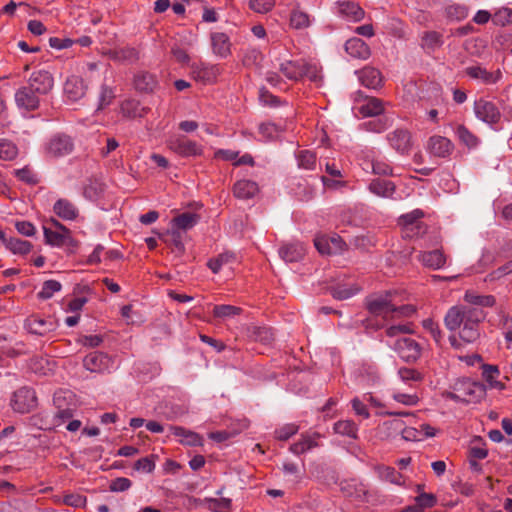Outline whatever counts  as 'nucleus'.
<instances>
[{"mask_svg":"<svg viewBox=\"0 0 512 512\" xmlns=\"http://www.w3.org/2000/svg\"><path fill=\"white\" fill-rule=\"evenodd\" d=\"M249 335L255 341L270 343L273 340V333L270 328L253 326L249 328Z\"/></svg>","mask_w":512,"mask_h":512,"instance_id":"49530a36","label":"nucleus"},{"mask_svg":"<svg viewBox=\"0 0 512 512\" xmlns=\"http://www.w3.org/2000/svg\"><path fill=\"white\" fill-rule=\"evenodd\" d=\"M311 66L304 62L299 61H285L280 65V71L287 77L289 80L297 81L304 76H309V78L313 81H316L317 75L314 72L312 75H309V70Z\"/></svg>","mask_w":512,"mask_h":512,"instance_id":"f8f14e48","label":"nucleus"},{"mask_svg":"<svg viewBox=\"0 0 512 512\" xmlns=\"http://www.w3.org/2000/svg\"><path fill=\"white\" fill-rule=\"evenodd\" d=\"M358 77L362 85L367 88L377 89L382 86V75L381 72L370 66L362 68L358 72Z\"/></svg>","mask_w":512,"mask_h":512,"instance_id":"cd10ccee","label":"nucleus"},{"mask_svg":"<svg viewBox=\"0 0 512 512\" xmlns=\"http://www.w3.org/2000/svg\"><path fill=\"white\" fill-rule=\"evenodd\" d=\"M200 216L192 212H184L171 220L172 228L178 231H187L193 228L199 221Z\"/></svg>","mask_w":512,"mask_h":512,"instance_id":"72a5a7b5","label":"nucleus"},{"mask_svg":"<svg viewBox=\"0 0 512 512\" xmlns=\"http://www.w3.org/2000/svg\"><path fill=\"white\" fill-rule=\"evenodd\" d=\"M204 503L210 511L228 512L231 508V499L229 498H205Z\"/></svg>","mask_w":512,"mask_h":512,"instance_id":"c03bdc74","label":"nucleus"},{"mask_svg":"<svg viewBox=\"0 0 512 512\" xmlns=\"http://www.w3.org/2000/svg\"><path fill=\"white\" fill-rule=\"evenodd\" d=\"M158 84L156 77L149 72H140L134 76V87L141 93H151Z\"/></svg>","mask_w":512,"mask_h":512,"instance_id":"473e14b6","label":"nucleus"},{"mask_svg":"<svg viewBox=\"0 0 512 512\" xmlns=\"http://www.w3.org/2000/svg\"><path fill=\"white\" fill-rule=\"evenodd\" d=\"M493 21L495 24L501 26L512 23V9L507 7L499 9L494 14Z\"/></svg>","mask_w":512,"mask_h":512,"instance_id":"69168bd1","label":"nucleus"},{"mask_svg":"<svg viewBox=\"0 0 512 512\" xmlns=\"http://www.w3.org/2000/svg\"><path fill=\"white\" fill-rule=\"evenodd\" d=\"M299 430V426L294 423L285 424L275 430V438L279 441H287Z\"/></svg>","mask_w":512,"mask_h":512,"instance_id":"bf43d9fd","label":"nucleus"},{"mask_svg":"<svg viewBox=\"0 0 512 512\" xmlns=\"http://www.w3.org/2000/svg\"><path fill=\"white\" fill-rule=\"evenodd\" d=\"M394 349L399 357L407 363L416 362L420 358L422 350L419 343L409 337L398 339L395 342Z\"/></svg>","mask_w":512,"mask_h":512,"instance_id":"0eeeda50","label":"nucleus"},{"mask_svg":"<svg viewBox=\"0 0 512 512\" xmlns=\"http://www.w3.org/2000/svg\"><path fill=\"white\" fill-rule=\"evenodd\" d=\"M43 233L47 245L55 247L67 246L71 253L79 246L78 240L72 237V234H66L63 231H53L46 226H43Z\"/></svg>","mask_w":512,"mask_h":512,"instance_id":"1a4fd4ad","label":"nucleus"},{"mask_svg":"<svg viewBox=\"0 0 512 512\" xmlns=\"http://www.w3.org/2000/svg\"><path fill=\"white\" fill-rule=\"evenodd\" d=\"M463 299L466 303L479 307H493L496 304L495 296L480 295L474 290H467Z\"/></svg>","mask_w":512,"mask_h":512,"instance_id":"c9c22d12","label":"nucleus"},{"mask_svg":"<svg viewBox=\"0 0 512 512\" xmlns=\"http://www.w3.org/2000/svg\"><path fill=\"white\" fill-rule=\"evenodd\" d=\"M455 134L458 137L460 143L469 149L476 148L480 143L479 138L463 124H459L456 127Z\"/></svg>","mask_w":512,"mask_h":512,"instance_id":"58836bf2","label":"nucleus"},{"mask_svg":"<svg viewBox=\"0 0 512 512\" xmlns=\"http://www.w3.org/2000/svg\"><path fill=\"white\" fill-rule=\"evenodd\" d=\"M443 35L437 31H425L421 36V47L432 53L443 45Z\"/></svg>","mask_w":512,"mask_h":512,"instance_id":"f704fd0d","label":"nucleus"},{"mask_svg":"<svg viewBox=\"0 0 512 512\" xmlns=\"http://www.w3.org/2000/svg\"><path fill=\"white\" fill-rule=\"evenodd\" d=\"M390 146L398 153L408 154L413 146L412 135L409 130L398 128L387 135Z\"/></svg>","mask_w":512,"mask_h":512,"instance_id":"dca6fc26","label":"nucleus"},{"mask_svg":"<svg viewBox=\"0 0 512 512\" xmlns=\"http://www.w3.org/2000/svg\"><path fill=\"white\" fill-rule=\"evenodd\" d=\"M61 283L56 280H47L43 283L41 291L38 293V297L43 300L50 299L55 292L61 290Z\"/></svg>","mask_w":512,"mask_h":512,"instance_id":"864d4df0","label":"nucleus"},{"mask_svg":"<svg viewBox=\"0 0 512 512\" xmlns=\"http://www.w3.org/2000/svg\"><path fill=\"white\" fill-rule=\"evenodd\" d=\"M159 237L165 244L172 247L173 251L176 252L178 256L185 254L186 249L183 243V235L178 229L171 228L166 234H161Z\"/></svg>","mask_w":512,"mask_h":512,"instance_id":"c756f323","label":"nucleus"},{"mask_svg":"<svg viewBox=\"0 0 512 512\" xmlns=\"http://www.w3.org/2000/svg\"><path fill=\"white\" fill-rule=\"evenodd\" d=\"M368 189L377 196L391 198L396 191V185L390 180L376 178L370 182Z\"/></svg>","mask_w":512,"mask_h":512,"instance_id":"2f4dec72","label":"nucleus"},{"mask_svg":"<svg viewBox=\"0 0 512 512\" xmlns=\"http://www.w3.org/2000/svg\"><path fill=\"white\" fill-rule=\"evenodd\" d=\"M74 139L66 133H56L45 143V154L50 158H60L71 154L74 150Z\"/></svg>","mask_w":512,"mask_h":512,"instance_id":"39448f33","label":"nucleus"},{"mask_svg":"<svg viewBox=\"0 0 512 512\" xmlns=\"http://www.w3.org/2000/svg\"><path fill=\"white\" fill-rule=\"evenodd\" d=\"M447 18L461 21L468 16L469 9L463 4H452L445 9Z\"/></svg>","mask_w":512,"mask_h":512,"instance_id":"de8ad7c7","label":"nucleus"},{"mask_svg":"<svg viewBox=\"0 0 512 512\" xmlns=\"http://www.w3.org/2000/svg\"><path fill=\"white\" fill-rule=\"evenodd\" d=\"M398 375L400 379L406 383L408 382H422L424 380V374L410 367H401L398 369Z\"/></svg>","mask_w":512,"mask_h":512,"instance_id":"a18cd8bd","label":"nucleus"},{"mask_svg":"<svg viewBox=\"0 0 512 512\" xmlns=\"http://www.w3.org/2000/svg\"><path fill=\"white\" fill-rule=\"evenodd\" d=\"M64 93L73 102L80 100L86 93L84 80L75 75L68 77L64 83Z\"/></svg>","mask_w":512,"mask_h":512,"instance_id":"4be33fe9","label":"nucleus"},{"mask_svg":"<svg viewBox=\"0 0 512 512\" xmlns=\"http://www.w3.org/2000/svg\"><path fill=\"white\" fill-rule=\"evenodd\" d=\"M115 98L114 91L111 87H108L107 85H102L101 92L99 96V105L98 109H104L105 107L109 106L113 99Z\"/></svg>","mask_w":512,"mask_h":512,"instance_id":"0e129e2a","label":"nucleus"},{"mask_svg":"<svg viewBox=\"0 0 512 512\" xmlns=\"http://www.w3.org/2000/svg\"><path fill=\"white\" fill-rule=\"evenodd\" d=\"M384 112L383 101L376 97H368L366 103L359 107V113L363 117H375Z\"/></svg>","mask_w":512,"mask_h":512,"instance_id":"4c0bfd02","label":"nucleus"},{"mask_svg":"<svg viewBox=\"0 0 512 512\" xmlns=\"http://www.w3.org/2000/svg\"><path fill=\"white\" fill-rule=\"evenodd\" d=\"M37 406L36 393L32 388L21 387L13 393L11 407L17 413H29Z\"/></svg>","mask_w":512,"mask_h":512,"instance_id":"423d86ee","label":"nucleus"},{"mask_svg":"<svg viewBox=\"0 0 512 512\" xmlns=\"http://www.w3.org/2000/svg\"><path fill=\"white\" fill-rule=\"evenodd\" d=\"M334 432L353 439L357 438L358 427L352 420H339L333 426Z\"/></svg>","mask_w":512,"mask_h":512,"instance_id":"37998d69","label":"nucleus"},{"mask_svg":"<svg viewBox=\"0 0 512 512\" xmlns=\"http://www.w3.org/2000/svg\"><path fill=\"white\" fill-rule=\"evenodd\" d=\"M362 290V287L357 283H338L328 288L331 296L336 300H346L356 295Z\"/></svg>","mask_w":512,"mask_h":512,"instance_id":"bb28decb","label":"nucleus"},{"mask_svg":"<svg viewBox=\"0 0 512 512\" xmlns=\"http://www.w3.org/2000/svg\"><path fill=\"white\" fill-rule=\"evenodd\" d=\"M423 216L424 213L421 210L416 209L400 217L406 236L419 237L426 233L427 226L420 221Z\"/></svg>","mask_w":512,"mask_h":512,"instance_id":"6e6552de","label":"nucleus"},{"mask_svg":"<svg viewBox=\"0 0 512 512\" xmlns=\"http://www.w3.org/2000/svg\"><path fill=\"white\" fill-rule=\"evenodd\" d=\"M242 312L240 307L232 305H215L213 307V315L216 318H227L239 315Z\"/></svg>","mask_w":512,"mask_h":512,"instance_id":"603ef678","label":"nucleus"},{"mask_svg":"<svg viewBox=\"0 0 512 512\" xmlns=\"http://www.w3.org/2000/svg\"><path fill=\"white\" fill-rule=\"evenodd\" d=\"M15 176L20 180L30 185L38 183V179L29 167L15 170Z\"/></svg>","mask_w":512,"mask_h":512,"instance_id":"774afa93","label":"nucleus"},{"mask_svg":"<svg viewBox=\"0 0 512 512\" xmlns=\"http://www.w3.org/2000/svg\"><path fill=\"white\" fill-rule=\"evenodd\" d=\"M485 318L486 313L481 308L455 305L448 309L444 324L451 332L458 330L462 341L473 343L480 337V324Z\"/></svg>","mask_w":512,"mask_h":512,"instance_id":"f257e3e1","label":"nucleus"},{"mask_svg":"<svg viewBox=\"0 0 512 512\" xmlns=\"http://www.w3.org/2000/svg\"><path fill=\"white\" fill-rule=\"evenodd\" d=\"M232 258L233 255H230L228 253L220 254L215 258H211L208 261L207 266L211 269V271L214 274H217L221 270L222 266L228 263Z\"/></svg>","mask_w":512,"mask_h":512,"instance_id":"680f3d73","label":"nucleus"},{"mask_svg":"<svg viewBox=\"0 0 512 512\" xmlns=\"http://www.w3.org/2000/svg\"><path fill=\"white\" fill-rule=\"evenodd\" d=\"M423 328L430 332L431 336L435 340L436 343H439L442 339V331L433 319L428 318L423 320L422 322Z\"/></svg>","mask_w":512,"mask_h":512,"instance_id":"338daca9","label":"nucleus"},{"mask_svg":"<svg viewBox=\"0 0 512 512\" xmlns=\"http://www.w3.org/2000/svg\"><path fill=\"white\" fill-rule=\"evenodd\" d=\"M18 154V149L14 143L6 139L0 140V158L6 161L13 160Z\"/></svg>","mask_w":512,"mask_h":512,"instance_id":"3c124183","label":"nucleus"},{"mask_svg":"<svg viewBox=\"0 0 512 512\" xmlns=\"http://www.w3.org/2000/svg\"><path fill=\"white\" fill-rule=\"evenodd\" d=\"M6 248L13 254L26 255L31 252L33 245L27 240L10 236Z\"/></svg>","mask_w":512,"mask_h":512,"instance_id":"79ce46f5","label":"nucleus"},{"mask_svg":"<svg viewBox=\"0 0 512 512\" xmlns=\"http://www.w3.org/2000/svg\"><path fill=\"white\" fill-rule=\"evenodd\" d=\"M404 422L400 419H393L383 422L380 429L385 433L386 437H393L398 433L401 434Z\"/></svg>","mask_w":512,"mask_h":512,"instance_id":"8fccbe9b","label":"nucleus"},{"mask_svg":"<svg viewBox=\"0 0 512 512\" xmlns=\"http://www.w3.org/2000/svg\"><path fill=\"white\" fill-rule=\"evenodd\" d=\"M274 6L275 0H249V8L256 13H268Z\"/></svg>","mask_w":512,"mask_h":512,"instance_id":"052dcab7","label":"nucleus"},{"mask_svg":"<svg viewBox=\"0 0 512 512\" xmlns=\"http://www.w3.org/2000/svg\"><path fill=\"white\" fill-rule=\"evenodd\" d=\"M381 478L393 484H400L403 478L402 474L394 467L382 466L379 468Z\"/></svg>","mask_w":512,"mask_h":512,"instance_id":"13d9d810","label":"nucleus"},{"mask_svg":"<svg viewBox=\"0 0 512 512\" xmlns=\"http://www.w3.org/2000/svg\"><path fill=\"white\" fill-rule=\"evenodd\" d=\"M465 74L472 79L482 81L484 84H494L501 78L500 70L493 73L479 65L465 68Z\"/></svg>","mask_w":512,"mask_h":512,"instance_id":"a878e982","label":"nucleus"},{"mask_svg":"<svg viewBox=\"0 0 512 512\" xmlns=\"http://www.w3.org/2000/svg\"><path fill=\"white\" fill-rule=\"evenodd\" d=\"M156 459H157V456L154 454L140 458L134 463L133 469L136 471L151 473L155 469V460Z\"/></svg>","mask_w":512,"mask_h":512,"instance_id":"5fc2aeb1","label":"nucleus"},{"mask_svg":"<svg viewBox=\"0 0 512 512\" xmlns=\"http://www.w3.org/2000/svg\"><path fill=\"white\" fill-rule=\"evenodd\" d=\"M345 51L353 58L367 60L371 56L369 45L361 38L352 37L345 43Z\"/></svg>","mask_w":512,"mask_h":512,"instance_id":"a211bd4d","label":"nucleus"},{"mask_svg":"<svg viewBox=\"0 0 512 512\" xmlns=\"http://www.w3.org/2000/svg\"><path fill=\"white\" fill-rule=\"evenodd\" d=\"M167 147L170 151L183 158L198 157L204 153L202 145L185 135L170 137L167 140Z\"/></svg>","mask_w":512,"mask_h":512,"instance_id":"7ed1b4c3","label":"nucleus"},{"mask_svg":"<svg viewBox=\"0 0 512 512\" xmlns=\"http://www.w3.org/2000/svg\"><path fill=\"white\" fill-rule=\"evenodd\" d=\"M54 213L63 220L73 221L78 217L77 207L68 199L60 198L53 206Z\"/></svg>","mask_w":512,"mask_h":512,"instance_id":"c85d7f7f","label":"nucleus"},{"mask_svg":"<svg viewBox=\"0 0 512 512\" xmlns=\"http://www.w3.org/2000/svg\"><path fill=\"white\" fill-rule=\"evenodd\" d=\"M258 191V184L251 180H238L233 186V194L238 199H251Z\"/></svg>","mask_w":512,"mask_h":512,"instance_id":"7c9ffc66","label":"nucleus"},{"mask_svg":"<svg viewBox=\"0 0 512 512\" xmlns=\"http://www.w3.org/2000/svg\"><path fill=\"white\" fill-rule=\"evenodd\" d=\"M310 25L307 13L300 10H293L290 15V26L295 29L307 28Z\"/></svg>","mask_w":512,"mask_h":512,"instance_id":"09e8293b","label":"nucleus"},{"mask_svg":"<svg viewBox=\"0 0 512 512\" xmlns=\"http://www.w3.org/2000/svg\"><path fill=\"white\" fill-rule=\"evenodd\" d=\"M259 100L260 102L269 107H278L282 104L281 99L273 95L266 87H261L259 89Z\"/></svg>","mask_w":512,"mask_h":512,"instance_id":"6e6d98bb","label":"nucleus"},{"mask_svg":"<svg viewBox=\"0 0 512 512\" xmlns=\"http://www.w3.org/2000/svg\"><path fill=\"white\" fill-rule=\"evenodd\" d=\"M211 47L213 53L222 58H226L231 54V42L226 33L213 32L210 35Z\"/></svg>","mask_w":512,"mask_h":512,"instance_id":"5701e85b","label":"nucleus"},{"mask_svg":"<svg viewBox=\"0 0 512 512\" xmlns=\"http://www.w3.org/2000/svg\"><path fill=\"white\" fill-rule=\"evenodd\" d=\"M366 309L370 314L386 319L396 311V305L391 302L388 295L368 297L366 298Z\"/></svg>","mask_w":512,"mask_h":512,"instance_id":"4468645a","label":"nucleus"},{"mask_svg":"<svg viewBox=\"0 0 512 512\" xmlns=\"http://www.w3.org/2000/svg\"><path fill=\"white\" fill-rule=\"evenodd\" d=\"M28 85L39 96L47 95L54 87V78L49 71H34L29 77Z\"/></svg>","mask_w":512,"mask_h":512,"instance_id":"9d476101","label":"nucleus"},{"mask_svg":"<svg viewBox=\"0 0 512 512\" xmlns=\"http://www.w3.org/2000/svg\"><path fill=\"white\" fill-rule=\"evenodd\" d=\"M427 149L435 157L447 158L453 152L454 144L444 136L433 135L428 140Z\"/></svg>","mask_w":512,"mask_h":512,"instance_id":"f3484780","label":"nucleus"},{"mask_svg":"<svg viewBox=\"0 0 512 512\" xmlns=\"http://www.w3.org/2000/svg\"><path fill=\"white\" fill-rule=\"evenodd\" d=\"M220 73L221 71L218 65H211L203 62L193 63L191 65V75L193 79L203 84L215 83Z\"/></svg>","mask_w":512,"mask_h":512,"instance_id":"ddd939ff","label":"nucleus"},{"mask_svg":"<svg viewBox=\"0 0 512 512\" xmlns=\"http://www.w3.org/2000/svg\"><path fill=\"white\" fill-rule=\"evenodd\" d=\"M39 97L29 85L22 86L15 92L16 105L27 112L35 111L39 108Z\"/></svg>","mask_w":512,"mask_h":512,"instance_id":"2eb2a0df","label":"nucleus"},{"mask_svg":"<svg viewBox=\"0 0 512 512\" xmlns=\"http://www.w3.org/2000/svg\"><path fill=\"white\" fill-rule=\"evenodd\" d=\"M109 57L115 61H136L139 58V52L133 47L115 48L109 51Z\"/></svg>","mask_w":512,"mask_h":512,"instance_id":"ea45409f","label":"nucleus"},{"mask_svg":"<svg viewBox=\"0 0 512 512\" xmlns=\"http://www.w3.org/2000/svg\"><path fill=\"white\" fill-rule=\"evenodd\" d=\"M121 113L129 119L143 118L150 111L149 107L142 106L136 99H125L120 106Z\"/></svg>","mask_w":512,"mask_h":512,"instance_id":"393cba45","label":"nucleus"},{"mask_svg":"<svg viewBox=\"0 0 512 512\" xmlns=\"http://www.w3.org/2000/svg\"><path fill=\"white\" fill-rule=\"evenodd\" d=\"M294 197L300 202H308L314 197V187L307 180L301 179L291 188Z\"/></svg>","mask_w":512,"mask_h":512,"instance_id":"e433bc0d","label":"nucleus"},{"mask_svg":"<svg viewBox=\"0 0 512 512\" xmlns=\"http://www.w3.org/2000/svg\"><path fill=\"white\" fill-rule=\"evenodd\" d=\"M298 165L301 168L312 170L316 165V155L309 150H302L299 152Z\"/></svg>","mask_w":512,"mask_h":512,"instance_id":"4d7b16f0","label":"nucleus"},{"mask_svg":"<svg viewBox=\"0 0 512 512\" xmlns=\"http://www.w3.org/2000/svg\"><path fill=\"white\" fill-rule=\"evenodd\" d=\"M319 438H321V434L318 432H313L311 434L303 433L301 434L300 440L290 446V451L296 455L303 454L313 448L318 447L319 443L317 440Z\"/></svg>","mask_w":512,"mask_h":512,"instance_id":"b1692460","label":"nucleus"},{"mask_svg":"<svg viewBox=\"0 0 512 512\" xmlns=\"http://www.w3.org/2000/svg\"><path fill=\"white\" fill-rule=\"evenodd\" d=\"M473 112L478 120L491 127L497 125L502 117L498 105L487 97H480L474 101Z\"/></svg>","mask_w":512,"mask_h":512,"instance_id":"20e7f679","label":"nucleus"},{"mask_svg":"<svg viewBox=\"0 0 512 512\" xmlns=\"http://www.w3.org/2000/svg\"><path fill=\"white\" fill-rule=\"evenodd\" d=\"M112 359L104 352L94 351L83 358V366L92 373L102 374L112 366Z\"/></svg>","mask_w":512,"mask_h":512,"instance_id":"9b49d317","label":"nucleus"},{"mask_svg":"<svg viewBox=\"0 0 512 512\" xmlns=\"http://www.w3.org/2000/svg\"><path fill=\"white\" fill-rule=\"evenodd\" d=\"M338 13L353 22H360L365 18L364 9L353 1H337Z\"/></svg>","mask_w":512,"mask_h":512,"instance_id":"aec40b11","label":"nucleus"},{"mask_svg":"<svg viewBox=\"0 0 512 512\" xmlns=\"http://www.w3.org/2000/svg\"><path fill=\"white\" fill-rule=\"evenodd\" d=\"M421 261L427 267L439 269L445 264L446 258L440 250H433L424 252Z\"/></svg>","mask_w":512,"mask_h":512,"instance_id":"a19ab883","label":"nucleus"},{"mask_svg":"<svg viewBox=\"0 0 512 512\" xmlns=\"http://www.w3.org/2000/svg\"><path fill=\"white\" fill-rule=\"evenodd\" d=\"M306 254L305 246L300 242L285 243L279 248V256L287 263L298 262Z\"/></svg>","mask_w":512,"mask_h":512,"instance_id":"6ab92c4d","label":"nucleus"},{"mask_svg":"<svg viewBox=\"0 0 512 512\" xmlns=\"http://www.w3.org/2000/svg\"><path fill=\"white\" fill-rule=\"evenodd\" d=\"M450 388L442 392V397L463 404L480 403L487 394L483 383L466 377L457 379Z\"/></svg>","mask_w":512,"mask_h":512,"instance_id":"f03ea898","label":"nucleus"},{"mask_svg":"<svg viewBox=\"0 0 512 512\" xmlns=\"http://www.w3.org/2000/svg\"><path fill=\"white\" fill-rule=\"evenodd\" d=\"M62 502H63V504H65L67 506H71L74 508H81V507L86 506L87 498H86V496L81 495V494L71 493V494H66L63 497Z\"/></svg>","mask_w":512,"mask_h":512,"instance_id":"e2e57ef3","label":"nucleus"},{"mask_svg":"<svg viewBox=\"0 0 512 512\" xmlns=\"http://www.w3.org/2000/svg\"><path fill=\"white\" fill-rule=\"evenodd\" d=\"M169 430L175 437H179V442L182 445L197 447L203 446V437L191 430H188L182 426H169Z\"/></svg>","mask_w":512,"mask_h":512,"instance_id":"412c9836","label":"nucleus"}]
</instances>
